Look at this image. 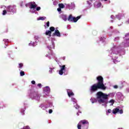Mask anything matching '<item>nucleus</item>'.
Returning <instances> with one entry per match:
<instances>
[{
	"instance_id": "c9c22d12",
	"label": "nucleus",
	"mask_w": 129,
	"mask_h": 129,
	"mask_svg": "<svg viewBox=\"0 0 129 129\" xmlns=\"http://www.w3.org/2000/svg\"><path fill=\"white\" fill-rule=\"evenodd\" d=\"M77 115H79V113H77Z\"/></svg>"
},
{
	"instance_id": "20e7f679",
	"label": "nucleus",
	"mask_w": 129,
	"mask_h": 129,
	"mask_svg": "<svg viewBox=\"0 0 129 129\" xmlns=\"http://www.w3.org/2000/svg\"><path fill=\"white\" fill-rule=\"evenodd\" d=\"M117 112H119L120 114H122V113H123V110H122V109L119 110V109L117 108H115L113 109L112 113H113V114H116Z\"/></svg>"
},
{
	"instance_id": "1a4fd4ad",
	"label": "nucleus",
	"mask_w": 129,
	"mask_h": 129,
	"mask_svg": "<svg viewBox=\"0 0 129 129\" xmlns=\"http://www.w3.org/2000/svg\"><path fill=\"white\" fill-rule=\"evenodd\" d=\"M80 18H81V16H78L77 17H74L73 19V22L74 23H76V22H77V21H78V20H79V19H80Z\"/></svg>"
},
{
	"instance_id": "a878e982",
	"label": "nucleus",
	"mask_w": 129,
	"mask_h": 129,
	"mask_svg": "<svg viewBox=\"0 0 129 129\" xmlns=\"http://www.w3.org/2000/svg\"><path fill=\"white\" fill-rule=\"evenodd\" d=\"M40 10H41V7H38L36 8V11H40Z\"/></svg>"
},
{
	"instance_id": "423d86ee",
	"label": "nucleus",
	"mask_w": 129,
	"mask_h": 129,
	"mask_svg": "<svg viewBox=\"0 0 129 129\" xmlns=\"http://www.w3.org/2000/svg\"><path fill=\"white\" fill-rule=\"evenodd\" d=\"M53 37L55 36H57V37H60L61 34H60V32L58 30H55L54 33L52 34Z\"/></svg>"
},
{
	"instance_id": "4468645a",
	"label": "nucleus",
	"mask_w": 129,
	"mask_h": 129,
	"mask_svg": "<svg viewBox=\"0 0 129 129\" xmlns=\"http://www.w3.org/2000/svg\"><path fill=\"white\" fill-rule=\"evenodd\" d=\"M58 6L60 9H64V8H65V5H64L63 4H59Z\"/></svg>"
},
{
	"instance_id": "2f4dec72",
	"label": "nucleus",
	"mask_w": 129,
	"mask_h": 129,
	"mask_svg": "<svg viewBox=\"0 0 129 129\" xmlns=\"http://www.w3.org/2000/svg\"><path fill=\"white\" fill-rule=\"evenodd\" d=\"M61 8H58V9H57L58 12H61Z\"/></svg>"
},
{
	"instance_id": "473e14b6",
	"label": "nucleus",
	"mask_w": 129,
	"mask_h": 129,
	"mask_svg": "<svg viewBox=\"0 0 129 129\" xmlns=\"http://www.w3.org/2000/svg\"><path fill=\"white\" fill-rule=\"evenodd\" d=\"M118 86H117V85H115V86H114V88H115V89H116V88H118Z\"/></svg>"
},
{
	"instance_id": "c756f323",
	"label": "nucleus",
	"mask_w": 129,
	"mask_h": 129,
	"mask_svg": "<svg viewBox=\"0 0 129 129\" xmlns=\"http://www.w3.org/2000/svg\"><path fill=\"white\" fill-rule=\"evenodd\" d=\"M108 112V113H110L111 112V109H108V112Z\"/></svg>"
},
{
	"instance_id": "f257e3e1",
	"label": "nucleus",
	"mask_w": 129,
	"mask_h": 129,
	"mask_svg": "<svg viewBox=\"0 0 129 129\" xmlns=\"http://www.w3.org/2000/svg\"><path fill=\"white\" fill-rule=\"evenodd\" d=\"M97 83L92 85L90 88V91L91 93H94L98 90H105L106 87L104 85L103 83V78L101 76H99L97 77Z\"/></svg>"
},
{
	"instance_id": "0eeeda50",
	"label": "nucleus",
	"mask_w": 129,
	"mask_h": 129,
	"mask_svg": "<svg viewBox=\"0 0 129 129\" xmlns=\"http://www.w3.org/2000/svg\"><path fill=\"white\" fill-rule=\"evenodd\" d=\"M30 9H36L37 8V4L35 2L30 3Z\"/></svg>"
},
{
	"instance_id": "a19ab883",
	"label": "nucleus",
	"mask_w": 129,
	"mask_h": 129,
	"mask_svg": "<svg viewBox=\"0 0 129 129\" xmlns=\"http://www.w3.org/2000/svg\"><path fill=\"white\" fill-rule=\"evenodd\" d=\"M125 37H126V35H125Z\"/></svg>"
},
{
	"instance_id": "6ab92c4d",
	"label": "nucleus",
	"mask_w": 129,
	"mask_h": 129,
	"mask_svg": "<svg viewBox=\"0 0 129 129\" xmlns=\"http://www.w3.org/2000/svg\"><path fill=\"white\" fill-rule=\"evenodd\" d=\"M25 75V72L21 71L20 72V76H24Z\"/></svg>"
},
{
	"instance_id": "2eb2a0df",
	"label": "nucleus",
	"mask_w": 129,
	"mask_h": 129,
	"mask_svg": "<svg viewBox=\"0 0 129 129\" xmlns=\"http://www.w3.org/2000/svg\"><path fill=\"white\" fill-rule=\"evenodd\" d=\"M49 31L52 33V32H54L55 31V27L52 26L49 28Z\"/></svg>"
},
{
	"instance_id": "9b49d317",
	"label": "nucleus",
	"mask_w": 129,
	"mask_h": 129,
	"mask_svg": "<svg viewBox=\"0 0 129 129\" xmlns=\"http://www.w3.org/2000/svg\"><path fill=\"white\" fill-rule=\"evenodd\" d=\"M73 18L74 17H73L72 15H70L69 16L68 20L69 21V22H73Z\"/></svg>"
},
{
	"instance_id": "4be33fe9",
	"label": "nucleus",
	"mask_w": 129,
	"mask_h": 129,
	"mask_svg": "<svg viewBox=\"0 0 129 129\" xmlns=\"http://www.w3.org/2000/svg\"><path fill=\"white\" fill-rule=\"evenodd\" d=\"M97 7H98V8H100V7H101V3H98Z\"/></svg>"
},
{
	"instance_id": "39448f33",
	"label": "nucleus",
	"mask_w": 129,
	"mask_h": 129,
	"mask_svg": "<svg viewBox=\"0 0 129 129\" xmlns=\"http://www.w3.org/2000/svg\"><path fill=\"white\" fill-rule=\"evenodd\" d=\"M60 70L59 71V75H63V71H65V69H66V66L65 65L60 66Z\"/></svg>"
},
{
	"instance_id": "9d476101",
	"label": "nucleus",
	"mask_w": 129,
	"mask_h": 129,
	"mask_svg": "<svg viewBox=\"0 0 129 129\" xmlns=\"http://www.w3.org/2000/svg\"><path fill=\"white\" fill-rule=\"evenodd\" d=\"M51 34H52V32L50 30H47L45 32V35L46 36H49V37H51Z\"/></svg>"
},
{
	"instance_id": "f03ea898",
	"label": "nucleus",
	"mask_w": 129,
	"mask_h": 129,
	"mask_svg": "<svg viewBox=\"0 0 129 129\" xmlns=\"http://www.w3.org/2000/svg\"><path fill=\"white\" fill-rule=\"evenodd\" d=\"M97 98L99 103H107L108 100V95L102 93V92H98L96 94Z\"/></svg>"
},
{
	"instance_id": "ea45409f",
	"label": "nucleus",
	"mask_w": 129,
	"mask_h": 129,
	"mask_svg": "<svg viewBox=\"0 0 129 129\" xmlns=\"http://www.w3.org/2000/svg\"><path fill=\"white\" fill-rule=\"evenodd\" d=\"M127 36H129V34H127Z\"/></svg>"
},
{
	"instance_id": "72a5a7b5",
	"label": "nucleus",
	"mask_w": 129,
	"mask_h": 129,
	"mask_svg": "<svg viewBox=\"0 0 129 129\" xmlns=\"http://www.w3.org/2000/svg\"><path fill=\"white\" fill-rule=\"evenodd\" d=\"M23 4H24V3H23V2H22V3H21V7H23Z\"/></svg>"
},
{
	"instance_id": "f704fd0d",
	"label": "nucleus",
	"mask_w": 129,
	"mask_h": 129,
	"mask_svg": "<svg viewBox=\"0 0 129 129\" xmlns=\"http://www.w3.org/2000/svg\"><path fill=\"white\" fill-rule=\"evenodd\" d=\"M100 1H103V0H100ZM104 2H107L108 0H104Z\"/></svg>"
},
{
	"instance_id": "dca6fc26",
	"label": "nucleus",
	"mask_w": 129,
	"mask_h": 129,
	"mask_svg": "<svg viewBox=\"0 0 129 129\" xmlns=\"http://www.w3.org/2000/svg\"><path fill=\"white\" fill-rule=\"evenodd\" d=\"M62 18L64 21H65V22H66V21H67V16L62 15Z\"/></svg>"
},
{
	"instance_id": "e433bc0d",
	"label": "nucleus",
	"mask_w": 129,
	"mask_h": 129,
	"mask_svg": "<svg viewBox=\"0 0 129 129\" xmlns=\"http://www.w3.org/2000/svg\"><path fill=\"white\" fill-rule=\"evenodd\" d=\"M117 16L118 17H120V16L119 15H118Z\"/></svg>"
},
{
	"instance_id": "f8f14e48",
	"label": "nucleus",
	"mask_w": 129,
	"mask_h": 129,
	"mask_svg": "<svg viewBox=\"0 0 129 129\" xmlns=\"http://www.w3.org/2000/svg\"><path fill=\"white\" fill-rule=\"evenodd\" d=\"M44 92H50V88L49 87H46L44 89Z\"/></svg>"
},
{
	"instance_id": "bb28decb",
	"label": "nucleus",
	"mask_w": 129,
	"mask_h": 129,
	"mask_svg": "<svg viewBox=\"0 0 129 129\" xmlns=\"http://www.w3.org/2000/svg\"><path fill=\"white\" fill-rule=\"evenodd\" d=\"M37 86L39 87V88H41L42 87V84H38Z\"/></svg>"
},
{
	"instance_id": "7ed1b4c3",
	"label": "nucleus",
	"mask_w": 129,
	"mask_h": 129,
	"mask_svg": "<svg viewBox=\"0 0 129 129\" xmlns=\"http://www.w3.org/2000/svg\"><path fill=\"white\" fill-rule=\"evenodd\" d=\"M7 12L9 13H16V10L13 6L10 5L7 7Z\"/></svg>"
},
{
	"instance_id": "b1692460",
	"label": "nucleus",
	"mask_w": 129,
	"mask_h": 129,
	"mask_svg": "<svg viewBox=\"0 0 129 129\" xmlns=\"http://www.w3.org/2000/svg\"><path fill=\"white\" fill-rule=\"evenodd\" d=\"M3 16H5V15H7V10H4L3 13Z\"/></svg>"
},
{
	"instance_id": "a211bd4d",
	"label": "nucleus",
	"mask_w": 129,
	"mask_h": 129,
	"mask_svg": "<svg viewBox=\"0 0 129 129\" xmlns=\"http://www.w3.org/2000/svg\"><path fill=\"white\" fill-rule=\"evenodd\" d=\"M109 103H112L111 105H113V104L114 103V101L113 99H111L109 101Z\"/></svg>"
},
{
	"instance_id": "f3484780",
	"label": "nucleus",
	"mask_w": 129,
	"mask_h": 129,
	"mask_svg": "<svg viewBox=\"0 0 129 129\" xmlns=\"http://www.w3.org/2000/svg\"><path fill=\"white\" fill-rule=\"evenodd\" d=\"M71 100L73 102H75V103H77V100L75 98H72Z\"/></svg>"
},
{
	"instance_id": "5701e85b",
	"label": "nucleus",
	"mask_w": 129,
	"mask_h": 129,
	"mask_svg": "<svg viewBox=\"0 0 129 129\" xmlns=\"http://www.w3.org/2000/svg\"><path fill=\"white\" fill-rule=\"evenodd\" d=\"M23 129H31L29 126H25L23 127Z\"/></svg>"
},
{
	"instance_id": "7c9ffc66",
	"label": "nucleus",
	"mask_w": 129,
	"mask_h": 129,
	"mask_svg": "<svg viewBox=\"0 0 129 129\" xmlns=\"http://www.w3.org/2000/svg\"><path fill=\"white\" fill-rule=\"evenodd\" d=\"M31 83H32V84H36V82H35V81H32L31 82Z\"/></svg>"
},
{
	"instance_id": "6e6552de",
	"label": "nucleus",
	"mask_w": 129,
	"mask_h": 129,
	"mask_svg": "<svg viewBox=\"0 0 129 129\" xmlns=\"http://www.w3.org/2000/svg\"><path fill=\"white\" fill-rule=\"evenodd\" d=\"M67 93H68V96H69V97H70L71 96H73L74 95V93H73V92H72V91H71L70 90H68L67 91Z\"/></svg>"
},
{
	"instance_id": "412c9836",
	"label": "nucleus",
	"mask_w": 129,
	"mask_h": 129,
	"mask_svg": "<svg viewBox=\"0 0 129 129\" xmlns=\"http://www.w3.org/2000/svg\"><path fill=\"white\" fill-rule=\"evenodd\" d=\"M46 26H47V28H49V27H50V22L48 21L46 23Z\"/></svg>"
},
{
	"instance_id": "58836bf2",
	"label": "nucleus",
	"mask_w": 129,
	"mask_h": 129,
	"mask_svg": "<svg viewBox=\"0 0 129 129\" xmlns=\"http://www.w3.org/2000/svg\"><path fill=\"white\" fill-rule=\"evenodd\" d=\"M45 28H46V25H44Z\"/></svg>"
},
{
	"instance_id": "aec40b11",
	"label": "nucleus",
	"mask_w": 129,
	"mask_h": 129,
	"mask_svg": "<svg viewBox=\"0 0 129 129\" xmlns=\"http://www.w3.org/2000/svg\"><path fill=\"white\" fill-rule=\"evenodd\" d=\"M19 68H20L21 69H22V68H23V67L24 66V64H23L22 63H19Z\"/></svg>"
},
{
	"instance_id": "393cba45",
	"label": "nucleus",
	"mask_w": 129,
	"mask_h": 129,
	"mask_svg": "<svg viewBox=\"0 0 129 129\" xmlns=\"http://www.w3.org/2000/svg\"><path fill=\"white\" fill-rule=\"evenodd\" d=\"M75 108H76V109H78V108H79V105H78V104H76V105H75Z\"/></svg>"
},
{
	"instance_id": "cd10ccee",
	"label": "nucleus",
	"mask_w": 129,
	"mask_h": 129,
	"mask_svg": "<svg viewBox=\"0 0 129 129\" xmlns=\"http://www.w3.org/2000/svg\"><path fill=\"white\" fill-rule=\"evenodd\" d=\"M53 112L52 109H49V113H52Z\"/></svg>"
},
{
	"instance_id": "c85d7f7f",
	"label": "nucleus",
	"mask_w": 129,
	"mask_h": 129,
	"mask_svg": "<svg viewBox=\"0 0 129 129\" xmlns=\"http://www.w3.org/2000/svg\"><path fill=\"white\" fill-rule=\"evenodd\" d=\"M119 39V37H115L114 39L115 41H117V40H118Z\"/></svg>"
},
{
	"instance_id": "4c0bfd02",
	"label": "nucleus",
	"mask_w": 129,
	"mask_h": 129,
	"mask_svg": "<svg viewBox=\"0 0 129 129\" xmlns=\"http://www.w3.org/2000/svg\"><path fill=\"white\" fill-rule=\"evenodd\" d=\"M128 23H129V19H128Z\"/></svg>"
},
{
	"instance_id": "ddd939ff",
	"label": "nucleus",
	"mask_w": 129,
	"mask_h": 129,
	"mask_svg": "<svg viewBox=\"0 0 129 129\" xmlns=\"http://www.w3.org/2000/svg\"><path fill=\"white\" fill-rule=\"evenodd\" d=\"M37 20L38 21H44L46 20V17H39Z\"/></svg>"
}]
</instances>
